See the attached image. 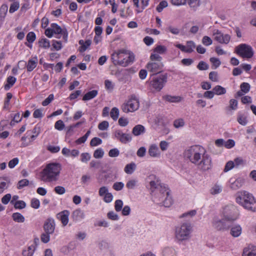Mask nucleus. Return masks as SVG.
<instances>
[{
    "mask_svg": "<svg viewBox=\"0 0 256 256\" xmlns=\"http://www.w3.org/2000/svg\"><path fill=\"white\" fill-rule=\"evenodd\" d=\"M210 60V62L212 64L215 66V68L218 67L221 64L220 60L216 58H211Z\"/></svg>",
    "mask_w": 256,
    "mask_h": 256,
    "instance_id": "62",
    "label": "nucleus"
},
{
    "mask_svg": "<svg viewBox=\"0 0 256 256\" xmlns=\"http://www.w3.org/2000/svg\"><path fill=\"white\" fill-rule=\"evenodd\" d=\"M164 197L163 200H160V198H158L157 196H156V198L157 199L156 200L158 204H162L166 208L170 207L172 204V200L171 196H170V190L167 188H166V192H164Z\"/></svg>",
    "mask_w": 256,
    "mask_h": 256,
    "instance_id": "13",
    "label": "nucleus"
},
{
    "mask_svg": "<svg viewBox=\"0 0 256 256\" xmlns=\"http://www.w3.org/2000/svg\"><path fill=\"white\" fill-rule=\"evenodd\" d=\"M237 209L234 205H228L226 206L223 210L222 214L224 220H226L230 223L233 222L237 218Z\"/></svg>",
    "mask_w": 256,
    "mask_h": 256,
    "instance_id": "9",
    "label": "nucleus"
},
{
    "mask_svg": "<svg viewBox=\"0 0 256 256\" xmlns=\"http://www.w3.org/2000/svg\"><path fill=\"white\" fill-rule=\"evenodd\" d=\"M132 140V136L129 134H123L122 138H120V142L123 144H126Z\"/></svg>",
    "mask_w": 256,
    "mask_h": 256,
    "instance_id": "37",
    "label": "nucleus"
},
{
    "mask_svg": "<svg viewBox=\"0 0 256 256\" xmlns=\"http://www.w3.org/2000/svg\"><path fill=\"white\" fill-rule=\"evenodd\" d=\"M232 224L224 218L220 220L218 218H214L212 222V226L214 229L218 231L224 232L227 230L231 226Z\"/></svg>",
    "mask_w": 256,
    "mask_h": 256,
    "instance_id": "11",
    "label": "nucleus"
},
{
    "mask_svg": "<svg viewBox=\"0 0 256 256\" xmlns=\"http://www.w3.org/2000/svg\"><path fill=\"white\" fill-rule=\"evenodd\" d=\"M187 0H170V2L172 5L176 6H180L186 4Z\"/></svg>",
    "mask_w": 256,
    "mask_h": 256,
    "instance_id": "54",
    "label": "nucleus"
},
{
    "mask_svg": "<svg viewBox=\"0 0 256 256\" xmlns=\"http://www.w3.org/2000/svg\"><path fill=\"white\" fill-rule=\"evenodd\" d=\"M242 233V228L240 225H236L230 229V234L234 237L239 236Z\"/></svg>",
    "mask_w": 256,
    "mask_h": 256,
    "instance_id": "24",
    "label": "nucleus"
},
{
    "mask_svg": "<svg viewBox=\"0 0 256 256\" xmlns=\"http://www.w3.org/2000/svg\"><path fill=\"white\" fill-rule=\"evenodd\" d=\"M212 35L214 36V40L222 44H228L231 38L230 35L224 34L218 30H214Z\"/></svg>",
    "mask_w": 256,
    "mask_h": 256,
    "instance_id": "12",
    "label": "nucleus"
},
{
    "mask_svg": "<svg viewBox=\"0 0 256 256\" xmlns=\"http://www.w3.org/2000/svg\"><path fill=\"white\" fill-rule=\"evenodd\" d=\"M38 64L37 58L34 57L30 60L26 65L27 71L30 72L32 71L36 66Z\"/></svg>",
    "mask_w": 256,
    "mask_h": 256,
    "instance_id": "21",
    "label": "nucleus"
},
{
    "mask_svg": "<svg viewBox=\"0 0 256 256\" xmlns=\"http://www.w3.org/2000/svg\"><path fill=\"white\" fill-rule=\"evenodd\" d=\"M240 88L241 91H242L244 94H246L250 91V85L248 83L242 82L240 84Z\"/></svg>",
    "mask_w": 256,
    "mask_h": 256,
    "instance_id": "41",
    "label": "nucleus"
},
{
    "mask_svg": "<svg viewBox=\"0 0 256 256\" xmlns=\"http://www.w3.org/2000/svg\"><path fill=\"white\" fill-rule=\"evenodd\" d=\"M146 154V148L144 146L139 148L136 152V154L138 157L142 158Z\"/></svg>",
    "mask_w": 256,
    "mask_h": 256,
    "instance_id": "58",
    "label": "nucleus"
},
{
    "mask_svg": "<svg viewBox=\"0 0 256 256\" xmlns=\"http://www.w3.org/2000/svg\"><path fill=\"white\" fill-rule=\"evenodd\" d=\"M139 106L138 98L134 95H132L130 98L122 105L121 109L126 113L132 112L138 110Z\"/></svg>",
    "mask_w": 256,
    "mask_h": 256,
    "instance_id": "8",
    "label": "nucleus"
},
{
    "mask_svg": "<svg viewBox=\"0 0 256 256\" xmlns=\"http://www.w3.org/2000/svg\"><path fill=\"white\" fill-rule=\"evenodd\" d=\"M230 188L234 190H236L240 188L243 186L244 183V180L242 178H239L234 181H233L230 179Z\"/></svg>",
    "mask_w": 256,
    "mask_h": 256,
    "instance_id": "19",
    "label": "nucleus"
},
{
    "mask_svg": "<svg viewBox=\"0 0 256 256\" xmlns=\"http://www.w3.org/2000/svg\"><path fill=\"white\" fill-rule=\"evenodd\" d=\"M109 126V124L107 121H102L99 124L98 128L100 130H104L108 129Z\"/></svg>",
    "mask_w": 256,
    "mask_h": 256,
    "instance_id": "51",
    "label": "nucleus"
},
{
    "mask_svg": "<svg viewBox=\"0 0 256 256\" xmlns=\"http://www.w3.org/2000/svg\"><path fill=\"white\" fill-rule=\"evenodd\" d=\"M214 94L217 95L224 94L226 93V90L220 86H216L214 88Z\"/></svg>",
    "mask_w": 256,
    "mask_h": 256,
    "instance_id": "31",
    "label": "nucleus"
},
{
    "mask_svg": "<svg viewBox=\"0 0 256 256\" xmlns=\"http://www.w3.org/2000/svg\"><path fill=\"white\" fill-rule=\"evenodd\" d=\"M81 161L82 162L87 163L88 160L90 159V156L88 152L82 153L80 155Z\"/></svg>",
    "mask_w": 256,
    "mask_h": 256,
    "instance_id": "48",
    "label": "nucleus"
},
{
    "mask_svg": "<svg viewBox=\"0 0 256 256\" xmlns=\"http://www.w3.org/2000/svg\"><path fill=\"white\" fill-rule=\"evenodd\" d=\"M14 206L16 209H22L26 206V204L23 200H18L15 202Z\"/></svg>",
    "mask_w": 256,
    "mask_h": 256,
    "instance_id": "40",
    "label": "nucleus"
},
{
    "mask_svg": "<svg viewBox=\"0 0 256 256\" xmlns=\"http://www.w3.org/2000/svg\"><path fill=\"white\" fill-rule=\"evenodd\" d=\"M197 68L198 70H208L209 66L205 62L203 61H200L197 66Z\"/></svg>",
    "mask_w": 256,
    "mask_h": 256,
    "instance_id": "55",
    "label": "nucleus"
},
{
    "mask_svg": "<svg viewBox=\"0 0 256 256\" xmlns=\"http://www.w3.org/2000/svg\"><path fill=\"white\" fill-rule=\"evenodd\" d=\"M192 232L191 224L189 222H184L176 228V238L178 241L188 240L190 238Z\"/></svg>",
    "mask_w": 256,
    "mask_h": 256,
    "instance_id": "5",
    "label": "nucleus"
},
{
    "mask_svg": "<svg viewBox=\"0 0 256 256\" xmlns=\"http://www.w3.org/2000/svg\"><path fill=\"white\" fill-rule=\"evenodd\" d=\"M124 186V184L122 182H115L112 188L116 190H120L123 188Z\"/></svg>",
    "mask_w": 256,
    "mask_h": 256,
    "instance_id": "63",
    "label": "nucleus"
},
{
    "mask_svg": "<svg viewBox=\"0 0 256 256\" xmlns=\"http://www.w3.org/2000/svg\"><path fill=\"white\" fill-rule=\"evenodd\" d=\"M151 62H162V57L158 54L154 52L150 56Z\"/></svg>",
    "mask_w": 256,
    "mask_h": 256,
    "instance_id": "42",
    "label": "nucleus"
},
{
    "mask_svg": "<svg viewBox=\"0 0 256 256\" xmlns=\"http://www.w3.org/2000/svg\"><path fill=\"white\" fill-rule=\"evenodd\" d=\"M163 256H176V250L171 247H166L162 251Z\"/></svg>",
    "mask_w": 256,
    "mask_h": 256,
    "instance_id": "25",
    "label": "nucleus"
},
{
    "mask_svg": "<svg viewBox=\"0 0 256 256\" xmlns=\"http://www.w3.org/2000/svg\"><path fill=\"white\" fill-rule=\"evenodd\" d=\"M164 66L162 62H150L147 64L146 68L149 72L158 74Z\"/></svg>",
    "mask_w": 256,
    "mask_h": 256,
    "instance_id": "14",
    "label": "nucleus"
},
{
    "mask_svg": "<svg viewBox=\"0 0 256 256\" xmlns=\"http://www.w3.org/2000/svg\"><path fill=\"white\" fill-rule=\"evenodd\" d=\"M35 250V246L32 244L29 246L26 250L22 251V254L24 256H32Z\"/></svg>",
    "mask_w": 256,
    "mask_h": 256,
    "instance_id": "30",
    "label": "nucleus"
},
{
    "mask_svg": "<svg viewBox=\"0 0 256 256\" xmlns=\"http://www.w3.org/2000/svg\"><path fill=\"white\" fill-rule=\"evenodd\" d=\"M64 124L62 120H58L54 124V128L58 130H62L64 128Z\"/></svg>",
    "mask_w": 256,
    "mask_h": 256,
    "instance_id": "47",
    "label": "nucleus"
},
{
    "mask_svg": "<svg viewBox=\"0 0 256 256\" xmlns=\"http://www.w3.org/2000/svg\"><path fill=\"white\" fill-rule=\"evenodd\" d=\"M111 59L114 65L126 66L133 62L134 56L130 51L120 49L114 51L111 55Z\"/></svg>",
    "mask_w": 256,
    "mask_h": 256,
    "instance_id": "3",
    "label": "nucleus"
},
{
    "mask_svg": "<svg viewBox=\"0 0 256 256\" xmlns=\"http://www.w3.org/2000/svg\"><path fill=\"white\" fill-rule=\"evenodd\" d=\"M104 150L101 148H98L94 152V156L96 158H100L104 156Z\"/></svg>",
    "mask_w": 256,
    "mask_h": 256,
    "instance_id": "49",
    "label": "nucleus"
},
{
    "mask_svg": "<svg viewBox=\"0 0 256 256\" xmlns=\"http://www.w3.org/2000/svg\"><path fill=\"white\" fill-rule=\"evenodd\" d=\"M167 30L172 34L176 35L178 34L180 32V30L178 28L172 26H169Z\"/></svg>",
    "mask_w": 256,
    "mask_h": 256,
    "instance_id": "59",
    "label": "nucleus"
},
{
    "mask_svg": "<svg viewBox=\"0 0 256 256\" xmlns=\"http://www.w3.org/2000/svg\"><path fill=\"white\" fill-rule=\"evenodd\" d=\"M50 234H48L46 232H44L41 235V240L44 242V243H47L50 241Z\"/></svg>",
    "mask_w": 256,
    "mask_h": 256,
    "instance_id": "61",
    "label": "nucleus"
},
{
    "mask_svg": "<svg viewBox=\"0 0 256 256\" xmlns=\"http://www.w3.org/2000/svg\"><path fill=\"white\" fill-rule=\"evenodd\" d=\"M168 6V4L166 1V0H162L160 2L158 5L156 7V10L158 12H161L163 9L166 7H167Z\"/></svg>",
    "mask_w": 256,
    "mask_h": 256,
    "instance_id": "45",
    "label": "nucleus"
},
{
    "mask_svg": "<svg viewBox=\"0 0 256 256\" xmlns=\"http://www.w3.org/2000/svg\"><path fill=\"white\" fill-rule=\"evenodd\" d=\"M148 154L150 156L154 158H158L160 156V152L158 148L155 144H152L150 146Z\"/></svg>",
    "mask_w": 256,
    "mask_h": 256,
    "instance_id": "18",
    "label": "nucleus"
},
{
    "mask_svg": "<svg viewBox=\"0 0 256 256\" xmlns=\"http://www.w3.org/2000/svg\"><path fill=\"white\" fill-rule=\"evenodd\" d=\"M18 162L19 160L18 158H14L8 162V166L10 168H12L18 164Z\"/></svg>",
    "mask_w": 256,
    "mask_h": 256,
    "instance_id": "60",
    "label": "nucleus"
},
{
    "mask_svg": "<svg viewBox=\"0 0 256 256\" xmlns=\"http://www.w3.org/2000/svg\"><path fill=\"white\" fill-rule=\"evenodd\" d=\"M69 211L64 210L57 214V218L60 219L64 226H66L68 222Z\"/></svg>",
    "mask_w": 256,
    "mask_h": 256,
    "instance_id": "20",
    "label": "nucleus"
},
{
    "mask_svg": "<svg viewBox=\"0 0 256 256\" xmlns=\"http://www.w3.org/2000/svg\"><path fill=\"white\" fill-rule=\"evenodd\" d=\"M234 166V163L232 161H228L226 164L224 171L227 172L232 170Z\"/></svg>",
    "mask_w": 256,
    "mask_h": 256,
    "instance_id": "64",
    "label": "nucleus"
},
{
    "mask_svg": "<svg viewBox=\"0 0 256 256\" xmlns=\"http://www.w3.org/2000/svg\"><path fill=\"white\" fill-rule=\"evenodd\" d=\"M50 26L54 34H62L63 36V38L64 40H67L68 34L66 30H62V28L60 26L55 23L52 24Z\"/></svg>",
    "mask_w": 256,
    "mask_h": 256,
    "instance_id": "16",
    "label": "nucleus"
},
{
    "mask_svg": "<svg viewBox=\"0 0 256 256\" xmlns=\"http://www.w3.org/2000/svg\"><path fill=\"white\" fill-rule=\"evenodd\" d=\"M62 168L58 163L48 164L40 173V180L44 182H56L58 180Z\"/></svg>",
    "mask_w": 256,
    "mask_h": 256,
    "instance_id": "2",
    "label": "nucleus"
},
{
    "mask_svg": "<svg viewBox=\"0 0 256 256\" xmlns=\"http://www.w3.org/2000/svg\"><path fill=\"white\" fill-rule=\"evenodd\" d=\"M136 164L132 162L126 166L124 170L127 174H132L136 169Z\"/></svg>",
    "mask_w": 256,
    "mask_h": 256,
    "instance_id": "27",
    "label": "nucleus"
},
{
    "mask_svg": "<svg viewBox=\"0 0 256 256\" xmlns=\"http://www.w3.org/2000/svg\"><path fill=\"white\" fill-rule=\"evenodd\" d=\"M196 48L194 42L192 40L188 41L186 42L187 52L190 53L194 51V49Z\"/></svg>",
    "mask_w": 256,
    "mask_h": 256,
    "instance_id": "39",
    "label": "nucleus"
},
{
    "mask_svg": "<svg viewBox=\"0 0 256 256\" xmlns=\"http://www.w3.org/2000/svg\"><path fill=\"white\" fill-rule=\"evenodd\" d=\"M44 232L52 234L54 233L55 229V223L53 219L48 218L45 222L44 225Z\"/></svg>",
    "mask_w": 256,
    "mask_h": 256,
    "instance_id": "15",
    "label": "nucleus"
},
{
    "mask_svg": "<svg viewBox=\"0 0 256 256\" xmlns=\"http://www.w3.org/2000/svg\"><path fill=\"white\" fill-rule=\"evenodd\" d=\"M20 7L19 2H14L10 4L9 12L10 13H13L17 10Z\"/></svg>",
    "mask_w": 256,
    "mask_h": 256,
    "instance_id": "44",
    "label": "nucleus"
},
{
    "mask_svg": "<svg viewBox=\"0 0 256 256\" xmlns=\"http://www.w3.org/2000/svg\"><path fill=\"white\" fill-rule=\"evenodd\" d=\"M166 50L167 48L165 46L158 45L154 49V52L162 54H165Z\"/></svg>",
    "mask_w": 256,
    "mask_h": 256,
    "instance_id": "35",
    "label": "nucleus"
},
{
    "mask_svg": "<svg viewBox=\"0 0 256 256\" xmlns=\"http://www.w3.org/2000/svg\"><path fill=\"white\" fill-rule=\"evenodd\" d=\"M184 156L200 170L206 171L212 168V158L202 146H190L184 151Z\"/></svg>",
    "mask_w": 256,
    "mask_h": 256,
    "instance_id": "1",
    "label": "nucleus"
},
{
    "mask_svg": "<svg viewBox=\"0 0 256 256\" xmlns=\"http://www.w3.org/2000/svg\"><path fill=\"white\" fill-rule=\"evenodd\" d=\"M102 142V140L100 138L95 137L91 140L90 142V144L92 146H96L98 144H101Z\"/></svg>",
    "mask_w": 256,
    "mask_h": 256,
    "instance_id": "56",
    "label": "nucleus"
},
{
    "mask_svg": "<svg viewBox=\"0 0 256 256\" xmlns=\"http://www.w3.org/2000/svg\"><path fill=\"white\" fill-rule=\"evenodd\" d=\"M36 34L34 32H30L26 36V40L30 43L33 42L36 40Z\"/></svg>",
    "mask_w": 256,
    "mask_h": 256,
    "instance_id": "50",
    "label": "nucleus"
},
{
    "mask_svg": "<svg viewBox=\"0 0 256 256\" xmlns=\"http://www.w3.org/2000/svg\"><path fill=\"white\" fill-rule=\"evenodd\" d=\"M242 256H256V246L253 244H248L244 248Z\"/></svg>",
    "mask_w": 256,
    "mask_h": 256,
    "instance_id": "17",
    "label": "nucleus"
},
{
    "mask_svg": "<svg viewBox=\"0 0 256 256\" xmlns=\"http://www.w3.org/2000/svg\"><path fill=\"white\" fill-rule=\"evenodd\" d=\"M202 43L206 46H208L212 44V41L208 36H204L202 39Z\"/></svg>",
    "mask_w": 256,
    "mask_h": 256,
    "instance_id": "52",
    "label": "nucleus"
},
{
    "mask_svg": "<svg viewBox=\"0 0 256 256\" xmlns=\"http://www.w3.org/2000/svg\"><path fill=\"white\" fill-rule=\"evenodd\" d=\"M235 52L242 58H251L254 55L252 47L246 44L238 45L235 48Z\"/></svg>",
    "mask_w": 256,
    "mask_h": 256,
    "instance_id": "10",
    "label": "nucleus"
},
{
    "mask_svg": "<svg viewBox=\"0 0 256 256\" xmlns=\"http://www.w3.org/2000/svg\"><path fill=\"white\" fill-rule=\"evenodd\" d=\"M29 181L27 179H23L18 182L17 188L19 190L22 188L24 187L28 186Z\"/></svg>",
    "mask_w": 256,
    "mask_h": 256,
    "instance_id": "43",
    "label": "nucleus"
},
{
    "mask_svg": "<svg viewBox=\"0 0 256 256\" xmlns=\"http://www.w3.org/2000/svg\"><path fill=\"white\" fill-rule=\"evenodd\" d=\"M123 206L122 201L120 200H118L115 202L114 208L116 212H120L122 210Z\"/></svg>",
    "mask_w": 256,
    "mask_h": 256,
    "instance_id": "53",
    "label": "nucleus"
},
{
    "mask_svg": "<svg viewBox=\"0 0 256 256\" xmlns=\"http://www.w3.org/2000/svg\"><path fill=\"white\" fill-rule=\"evenodd\" d=\"M138 181L136 180H128L126 184V186L129 189H133L136 186Z\"/></svg>",
    "mask_w": 256,
    "mask_h": 256,
    "instance_id": "57",
    "label": "nucleus"
},
{
    "mask_svg": "<svg viewBox=\"0 0 256 256\" xmlns=\"http://www.w3.org/2000/svg\"><path fill=\"white\" fill-rule=\"evenodd\" d=\"M188 4L194 10H196L200 4V0H188Z\"/></svg>",
    "mask_w": 256,
    "mask_h": 256,
    "instance_id": "34",
    "label": "nucleus"
},
{
    "mask_svg": "<svg viewBox=\"0 0 256 256\" xmlns=\"http://www.w3.org/2000/svg\"><path fill=\"white\" fill-rule=\"evenodd\" d=\"M163 98L170 102H178L182 100V98L178 96H172L166 95L163 96Z\"/></svg>",
    "mask_w": 256,
    "mask_h": 256,
    "instance_id": "26",
    "label": "nucleus"
},
{
    "mask_svg": "<svg viewBox=\"0 0 256 256\" xmlns=\"http://www.w3.org/2000/svg\"><path fill=\"white\" fill-rule=\"evenodd\" d=\"M98 92L97 90H92L88 92L84 95L82 98L83 100H88L96 97L98 94Z\"/></svg>",
    "mask_w": 256,
    "mask_h": 256,
    "instance_id": "28",
    "label": "nucleus"
},
{
    "mask_svg": "<svg viewBox=\"0 0 256 256\" xmlns=\"http://www.w3.org/2000/svg\"><path fill=\"white\" fill-rule=\"evenodd\" d=\"M148 179L150 180V188L152 190L156 189L157 190L156 196L160 198V200H162L164 197L165 196L164 192H166V188H167L166 185L161 184L158 180L154 175L150 176Z\"/></svg>",
    "mask_w": 256,
    "mask_h": 256,
    "instance_id": "6",
    "label": "nucleus"
},
{
    "mask_svg": "<svg viewBox=\"0 0 256 256\" xmlns=\"http://www.w3.org/2000/svg\"><path fill=\"white\" fill-rule=\"evenodd\" d=\"M72 217L74 220H78L80 219L84 218V214L83 211L81 210L77 209L73 212Z\"/></svg>",
    "mask_w": 256,
    "mask_h": 256,
    "instance_id": "23",
    "label": "nucleus"
},
{
    "mask_svg": "<svg viewBox=\"0 0 256 256\" xmlns=\"http://www.w3.org/2000/svg\"><path fill=\"white\" fill-rule=\"evenodd\" d=\"M13 220L18 222H23L24 221V216L18 212L14 213L12 216Z\"/></svg>",
    "mask_w": 256,
    "mask_h": 256,
    "instance_id": "32",
    "label": "nucleus"
},
{
    "mask_svg": "<svg viewBox=\"0 0 256 256\" xmlns=\"http://www.w3.org/2000/svg\"><path fill=\"white\" fill-rule=\"evenodd\" d=\"M111 118L114 120H116L119 115V110L118 108H113L110 112Z\"/></svg>",
    "mask_w": 256,
    "mask_h": 256,
    "instance_id": "38",
    "label": "nucleus"
},
{
    "mask_svg": "<svg viewBox=\"0 0 256 256\" xmlns=\"http://www.w3.org/2000/svg\"><path fill=\"white\" fill-rule=\"evenodd\" d=\"M168 74L154 75L150 80V86L156 90L160 91L167 82Z\"/></svg>",
    "mask_w": 256,
    "mask_h": 256,
    "instance_id": "7",
    "label": "nucleus"
},
{
    "mask_svg": "<svg viewBox=\"0 0 256 256\" xmlns=\"http://www.w3.org/2000/svg\"><path fill=\"white\" fill-rule=\"evenodd\" d=\"M40 46L44 48H48L50 46V43L46 38H42L39 40Z\"/></svg>",
    "mask_w": 256,
    "mask_h": 256,
    "instance_id": "46",
    "label": "nucleus"
},
{
    "mask_svg": "<svg viewBox=\"0 0 256 256\" xmlns=\"http://www.w3.org/2000/svg\"><path fill=\"white\" fill-rule=\"evenodd\" d=\"M8 10V6L6 4H4L0 8V18L2 20L4 18Z\"/></svg>",
    "mask_w": 256,
    "mask_h": 256,
    "instance_id": "36",
    "label": "nucleus"
},
{
    "mask_svg": "<svg viewBox=\"0 0 256 256\" xmlns=\"http://www.w3.org/2000/svg\"><path fill=\"white\" fill-rule=\"evenodd\" d=\"M236 202L246 209L256 211V201L252 194L247 191L241 190L236 192Z\"/></svg>",
    "mask_w": 256,
    "mask_h": 256,
    "instance_id": "4",
    "label": "nucleus"
},
{
    "mask_svg": "<svg viewBox=\"0 0 256 256\" xmlns=\"http://www.w3.org/2000/svg\"><path fill=\"white\" fill-rule=\"evenodd\" d=\"M222 192V186L218 184H215L210 189V194H216Z\"/></svg>",
    "mask_w": 256,
    "mask_h": 256,
    "instance_id": "33",
    "label": "nucleus"
},
{
    "mask_svg": "<svg viewBox=\"0 0 256 256\" xmlns=\"http://www.w3.org/2000/svg\"><path fill=\"white\" fill-rule=\"evenodd\" d=\"M145 132L144 127L141 124H138L132 130V134L135 136H138Z\"/></svg>",
    "mask_w": 256,
    "mask_h": 256,
    "instance_id": "22",
    "label": "nucleus"
},
{
    "mask_svg": "<svg viewBox=\"0 0 256 256\" xmlns=\"http://www.w3.org/2000/svg\"><path fill=\"white\" fill-rule=\"evenodd\" d=\"M16 78L12 76H10L7 78V84L4 85V88L6 90L10 89L16 82Z\"/></svg>",
    "mask_w": 256,
    "mask_h": 256,
    "instance_id": "29",
    "label": "nucleus"
}]
</instances>
